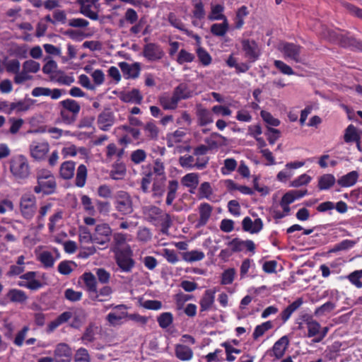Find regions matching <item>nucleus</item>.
Here are the masks:
<instances>
[{
	"label": "nucleus",
	"mask_w": 362,
	"mask_h": 362,
	"mask_svg": "<svg viewBox=\"0 0 362 362\" xmlns=\"http://www.w3.org/2000/svg\"><path fill=\"white\" fill-rule=\"evenodd\" d=\"M159 101L165 110H175L179 102L173 94L172 96L164 94L159 98Z\"/></svg>",
	"instance_id": "nucleus-29"
},
{
	"label": "nucleus",
	"mask_w": 362,
	"mask_h": 362,
	"mask_svg": "<svg viewBox=\"0 0 362 362\" xmlns=\"http://www.w3.org/2000/svg\"><path fill=\"white\" fill-rule=\"evenodd\" d=\"M260 115L263 120L268 124L273 127H277L280 124V121L278 119L274 118L270 112L262 110Z\"/></svg>",
	"instance_id": "nucleus-50"
},
{
	"label": "nucleus",
	"mask_w": 362,
	"mask_h": 362,
	"mask_svg": "<svg viewBox=\"0 0 362 362\" xmlns=\"http://www.w3.org/2000/svg\"><path fill=\"white\" fill-rule=\"evenodd\" d=\"M242 49L245 53V57L252 63L257 61L260 55L259 49L255 40L244 39L241 42Z\"/></svg>",
	"instance_id": "nucleus-4"
},
{
	"label": "nucleus",
	"mask_w": 362,
	"mask_h": 362,
	"mask_svg": "<svg viewBox=\"0 0 362 362\" xmlns=\"http://www.w3.org/2000/svg\"><path fill=\"white\" fill-rule=\"evenodd\" d=\"M81 199L85 211L90 215H94L95 210L92 204L91 199L88 195H83Z\"/></svg>",
	"instance_id": "nucleus-53"
},
{
	"label": "nucleus",
	"mask_w": 362,
	"mask_h": 362,
	"mask_svg": "<svg viewBox=\"0 0 362 362\" xmlns=\"http://www.w3.org/2000/svg\"><path fill=\"white\" fill-rule=\"evenodd\" d=\"M272 327V324L270 321H267L263 322L262 324L257 325L253 332V338L254 339H258L259 337L262 336L264 332Z\"/></svg>",
	"instance_id": "nucleus-43"
},
{
	"label": "nucleus",
	"mask_w": 362,
	"mask_h": 362,
	"mask_svg": "<svg viewBox=\"0 0 362 362\" xmlns=\"http://www.w3.org/2000/svg\"><path fill=\"white\" fill-rule=\"evenodd\" d=\"M274 65L284 74L292 75L294 74L292 68L282 61L275 60Z\"/></svg>",
	"instance_id": "nucleus-62"
},
{
	"label": "nucleus",
	"mask_w": 362,
	"mask_h": 362,
	"mask_svg": "<svg viewBox=\"0 0 362 362\" xmlns=\"http://www.w3.org/2000/svg\"><path fill=\"white\" fill-rule=\"evenodd\" d=\"M192 90L189 88V86L185 83H180L173 90V94L180 101L181 100H186L192 96Z\"/></svg>",
	"instance_id": "nucleus-23"
},
{
	"label": "nucleus",
	"mask_w": 362,
	"mask_h": 362,
	"mask_svg": "<svg viewBox=\"0 0 362 362\" xmlns=\"http://www.w3.org/2000/svg\"><path fill=\"white\" fill-rule=\"evenodd\" d=\"M321 329L320 324L314 320L308 322V337H313L317 336L320 333V329Z\"/></svg>",
	"instance_id": "nucleus-52"
},
{
	"label": "nucleus",
	"mask_w": 362,
	"mask_h": 362,
	"mask_svg": "<svg viewBox=\"0 0 362 362\" xmlns=\"http://www.w3.org/2000/svg\"><path fill=\"white\" fill-rule=\"evenodd\" d=\"M175 355L181 361H189L192 358L193 352L189 346L177 344L175 347Z\"/></svg>",
	"instance_id": "nucleus-28"
},
{
	"label": "nucleus",
	"mask_w": 362,
	"mask_h": 362,
	"mask_svg": "<svg viewBox=\"0 0 362 362\" xmlns=\"http://www.w3.org/2000/svg\"><path fill=\"white\" fill-rule=\"evenodd\" d=\"M119 98L124 103H133L140 105L142 102L143 96L139 89L134 88L129 92H120Z\"/></svg>",
	"instance_id": "nucleus-18"
},
{
	"label": "nucleus",
	"mask_w": 362,
	"mask_h": 362,
	"mask_svg": "<svg viewBox=\"0 0 362 362\" xmlns=\"http://www.w3.org/2000/svg\"><path fill=\"white\" fill-rule=\"evenodd\" d=\"M338 45L344 48L362 52V42L347 34H341Z\"/></svg>",
	"instance_id": "nucleus-15"
},
{
	"label": "nucleus",
	"mask_w": 362,
	"mask_h": 362,
	"mask_svg": "<svg viewBox=\"0 0 362 362\" xmlns=\"http://www.w3.org/2000/svg\"><path fill=\"white\" fill-rule=\"evenodd\" d=\"M54 362H71L72 351L66 344H59L54 351Z\"/></svg>",
	"instance_id": "nucleus-9"
},
{
	"label": "nucleus",
	"mask_w": 362,
	"mask_h": 362,
	"mask_svg": "<svg viewBox=\"0 0 362 362\" xmlns=\"http://www.w3.org/2000/svg\"><path fill=\"white\" fill-rule=\"evenodd\" d=\"M181 182L187 187L196 189L199 184V176L197 173H188L182 178Z\"/></svg>",
	"instance_id": "nucleus-32"
},
{
	"label": "nucleus",
	"mask_w": 362,
	"mask_h": 362,
	"mask_svg": "<svg viewBox=\"0 0 362 362\" xmlns=\"http://www.w3.org/2000/svg\"><path fill=\"white\" fill-rule=\"evenodd\" d=\"M212 211V206L208 203L201 204L199 206V219L198 226H203L206 224Z\"/></svg>",
	"instance_id": "nucleus-27"
},
{
	"label": "nucleus",
	"mask_w": 362,
	"mask_h": 362,
	"mask_svg": "<svg viewBox=\"0 0 362 362\" xmlns=\"http://www.w3.org/2000/svg\"><path fill=\"white\" fill-rule=\"evenodd\" d=\"M195 57L193 54L189 53L187 50L182 49H181L177 55V62L180 64H182L184 63H189L194 61Z\"/></svg>",
	"instance_id": "nucleus-44"
},
{
	"label": "nucleus",
	"mask_w": 362,
	"mask_h": 362,
	"mask_svg": "<svg viewBox=\"0 0 362 362\" xmlns=\"http://www.w3.org/2000/svg\"><path fill=\"white\" fill-rule=\"evenodd\" d=\"M119 66L126 78H136L139 76L141 66L139 62L129 64L127 62H122L119 64Z\"/></svg>",
	"instance_id": "nucleus-11"
},
{
	"label": "nucleus",
	"mask_w": 362,
	"mask_h": 362,
	"mask_svg": "<svg viewBox=\"0 0 362 362\" xmlns=\"http://www.w3.org/2000/svg\"><path fill=\"white\" fill-rule=\"evenodd\" d=\"M20 206L23 216L27 219L31 218L36 209L35 197L33 195L27 194L22 196Z\"/></svg>",
	"instance_id": "nucleus-6"
},
{
	"label": "nucleus",
	"mask_w": 362,
	"mask_h": 362,
	"mask_svg": "<svg viewBox=\"0 0 362 362\" xmlns=\"http://www.w3.org/2000/svg\"><path fill=\"white\" fill-rule=\"evenodd\" d=\"M81 277L84 281L88 291L94 294V296H93L92 298L98 301H103L104 300L103 299H98L97 281L95 276L90 272H86Z\"/></svg>",
	"instance_id": "nucleus-17"
},
{
	"label": "nucleus",
	"mask_w": 362,
	"mask_h": 362,
	"mask_svg": "<svg viewBox=\"0 0 362 362\" xmlns=\"http://www.w3.org/2000/svg\"><path fill=\"white\" fill-rule=\"evenodd\" d=\"M334 308H335V305L332 302L328 301V302L324 303L320 307L317 308L315 310V314L316 315H322L326 313L331 312L332 310H334Z\"/></svg>",
	"instance_id": "nucleus-60"
},
{
	"label": "nucleus",
	"mask_w": 362,
	"mask_h": 362,
	"mask_svg": "<svg viewBox=\"0 0 362 362\" xmlns=\"http://www.w3.org/2000/svg\"><path fill=\"white\" fill-rule=\"evenodd\" d=\"M143 55L148 61H157L163 57V52L159 45L151 42L144 47Z\"/></svg>",
	"instance_id": "nucleus-8"
},
{
	"label": "nucleus",
	"mask_w": 362,
	"mask_h": 362,
	"mask_svg": "<svg viewBox=\"0 0 362 362\" xmlns=\"http://www.w3.org/2000/svg\"><path fill=\"white\" fill-rule=\"evenodd\" d=\"M57 73L60 75L55 79V81L59 84L70 86L75 81L72 76L65 75L62 71H59Z\"/></svg>",
	"instance_id": "nucleus-51"
},
{
	"label": "nucleus",
	"mask_w": 362,
	"mask_h": 362,
	"mask_svg": "<svg viewBox=\"0 0 362 362\" xmlns=\"http://www.w3.org/2000/svg\"><path fill=\"white\" fill-rule=\"evenodd\" d=\"M210 20H223L222 23H214L211 26V33L218 37H223L228 30V23L224 15L217 16H209Z\"/></svg>",
	"instance_id": "nucleus-10"
},
{
	"label": "nucleus",
	"mask_w": 362,
	"mask_h": 362,
	"mask_svg": "<svg viewBox=\"0 0 362 362\" xmlns=\"http://www.w3.org/2000/svg\"><path fill=\"white\" fill-rule=\"evenodd\" d=\"M168 192L166 197V204L170 206L176 197V192L178 189V182L175 180H170L168 183Z\"/></svg>",
	"instance_id": "nucleus-35"
},
{
	"label": "nucleus",
	"mask_w": 362,
	"mask_h": 362,
	"mask_svg": "<svg viewBox=\"0 0 362 362\" xmlns=\"http://www.w3.org/2000/svg\"><path fill=\"white\" fill-rule=\"evenodd\" d=\"M58 107L59 109L58 121L66 125L74 124L81 110L79 103L74 99L67 98L60 101Z\"/></svg>",
	"instance_id": "nucleus-1"
},
{
	"label": "nucleus",
	"mask_w": 362,
	"mask_h": 362,
	"mask_svg": "<svg viewBox=\"0 0 362 362\" xmlns=\"http://www.w3.org/2000/svg\"><path fill=\"white\" fill-rule=\"evenodd\" d=\"M199 124L200 126H205L213 122V116L211 112L206 109H201L197 112Z\"/></svg>",
	"instance_id": "nucleus-36"
},
{
	"label": "nucleus",
	"mask_w": 362,
	"mask_h": 362,
	"mask_svg": "<svg viewBox=\"0 0 362 362\" xmlns=\"http://www.w3.org/2000/svg\"><path fill=\"white\" fill-rule=\"evenodd\" d=\"M192 296L189 294H185L182 293H177L175 296L176 308L177 310H182L184 308L185 303L192 299Z\"/></svg>",
	"instance_id": "nucleus-49"
},
{
	"label": "nucleus",
	"mask_w": 362,
	"mask_h": 362,
	"mask_svg": "<svg viewBox=\"0 0 362 362\" xmlns=\"http://www.w3.org/2000/svg\"><path fill=\"white\" fill-rule=\"evenodd\" d=\"M182 258L186 262L200 261L204 258V253L202 251L192 250L182 253Z\"/></svg>",
	"instance_id": "nucleus-39"
},
{
	"label": "nucleus",
	"mask_w": 362,
	"mask_h": 362,
	"mask_svg": "<svg viewBox=\"0 0 362 362\" xmlns=\"http://www.w3.org/2000/svg\"><path fill=\"white\" fill-rule=\"evenodd\" d=\"M49 150L47 143H33L30 146L31 156L35 160H42Z\"/></svg>",
	"instance_id": "nucleus-14"
},
{
	"label": "nucleus",
	"mask_w": 362,
	"mask_h": 362,
	"mask_svg": "<svg viewBox=\"0 0 362 362\" xmlns=\"http://www.w3.org/2000/svg\"><path fill=\"white\" fill-rule=\"evenodd\" d=\"M112 229L107 223L98 224L93 233L94 243L104 245L110 241Z\"/></svg>",
	"instance_id": "nucleus-5"
},
{
	"label": "nucleus",
	"mask_w": 362,
	"mask_h": 362,
	"mask_svg": "<svg viewBox=\"0 0 362 362\" xmlns=\"http://www.w3.org/2000/svg\"><path fill=\"white\" fill-rule=\"evenodd\" d=\"M75 165L76 163L74 161L64 162L60 166V176L64 180L71 179L74 175Z\"/></svg>",
	"instance_id": "nucleus-24"
},
{
	"label": "nucleus",
	"mask_w": 362,
	"mask_h": 362,
	"mask_svg": "<svg viewBox=\"0 0 362 362\" xmlns=\"http://www.w3.org/2000/svg\"><path fill=\"white\" fill-rule=\"evenodd\" d=\"M23 68H24L25 71H27L28 73H37L40 69V64L39 62H35L32 59H29L25 61L23 64Z\"/></svg>",
	"instance_id": "nucleus-48"
},
{
	"label": "nucleus",
	"mask_w": 362,
	"mask_h": 362,
	"mask_svg": "<svg viewBox=\"0 0 362 362\" xmlns=\"http://www.w3.org/2000/svg\"><path fill=\"white\" fill-rule=\"evenodd\" d=\"M21 64L20 62L16 59H11L8 61L6 64V71L12 74H17L20 71Z\"/></svg>",
	"instance_id": "nucleus-57"
},
{
	"label": "nucleus",
	"mask_w": 362,
	"mask_h": 362,
	"mask_svg": "<svg viewBox=\"0 0 362 362\" xmlns=\"http://www.w3.org/2000/svg\"><path fill=\"white\" fill-rule=\"evenodd\" d=\"M355 245V242L350 240H344L339 243L335 245L333 248H332L329 252H337L341 250H346L349 248H351Z\"/></svg>",
	"instance_id": "nucleus-46"
},
{
	"label": "nucleus",
	"mask_w": 362,
	"mask_h": 362,
	"mask_svg": "<svg viewBox=\"0 0 362 362\" xmlns=\"http://www.w3.org/2000/svg\"><path fill=\"white\" fill-rule=\"evenodd\" d=\"M10 171L18 180L28 178L30 173V169L28 159L23 155L13 157L10 161Z\"/></svg>",
	"instance_id": "nucleus-2"
},
{
	"label": "nucleus",
	"mask_w": 362,
	"mask_h": 362,
	"mask_svg": "<svg viewBox=\"0 0 362 362\" xmlns=\"http://www.w3.org/2000/svg\"><path fill=\"white\" fill-rule=\"evenodd\" d=\"M235 273V269L234 268H229L225 270L221 276V284L228 285L232 284Z\"/></svg>",
	"instance_id": "nucleus-45"
},
{
	"label": "nucleus",
	"mask_w": 362,
	"mask_h": 362,
	"mask_svg": "<svg viewBox=\"0 0 362 362\" xmlns=\"http://www.w3.org/2000/svg\"><path fill=\"white\" fill-rule=\"evenodd\" d=\"M358 173L357 171H351L345 175L341 177L338 180L337 183L343 187H348L353 186L357 182L358 178Z\"/></svg>",
	"instance_id": "nucleus-26"
},
{
	"label": "nucleus",
	"mask_w": 362,
	"mask_h": 362,
	"mask_svg": "<svg viewBox=\"0 0 362 362\" xmlns=\"http://www.w3.org/2000/svg\"><path fill=\"white\" fill-rule=\"evenodd\" d=\"M56 187L54 177H51L50 180H38L37 185L34 187V192L37 194L42 192L45 194H51L54 192Z\"/></svg>",
	"instance_id": "nucleus-12"
},
{
	"label": "nucleus",
	"mask_w": 362,
	"mask_h": 362,
	"mask_svg": "<svg viewBox=\"0 0 362 362\" xmlns=\"http://www.w3.org/2000/svg\"><path fill=\"white\" fill-rule=\"evenodd\" d=\"M146 158V153L144 150L137 149L131 154V159L135 164H139L144 161Z\"/></svg>",
	"instance_id": "nucleus-55"
},
{
	"label": "nucleus",
	"mask_w": 362,
	"mask_h": 362,
	"mask_svg": "<svg viewBox=\"0 0 362 362\" xmlns=\"http://www.w3.org/2000/svg\"><path fill=\"white\" fill-rule=\"evenodd\" d=\"M40 261L43 265L47 267H52L54 265V259L51 252L45 251L42 252L39 257Z\"/></svg>",
	"instance_id": "nucleus-47"
},
{
	"label": "nucleus",
	"mask_w": 362,
	"mask_h": 362,
	"mask_svg": "<svg viewBox=\"0 0 362 362\" xmlns=\"http://www.w3.org/2000/svg\"><path fill=\"white\" fill-rule=\"evenodd\" d=\"M87 178V168L83 164H81L76 171L75 185L78 187H83Z\"/></svg>",
	"instance_id": "nucleus-34"
},
{
	"label": "nucleus",
	"mask_w": 362,
	"mask_h": 362,
	"mask_svg": "<svg viewBox=\"0 0 362 362\" xmlns=\"http://www.w3.org/2000/svg\"><path fill=\"white\" fill-rule=\"evenodd\" d=\"M214 291L206 290L200 300L201 311H206L210 309L214 302Z\"/></svg>",
	"instance_id": "nucleus-31"
},
{
	"label": "nucleus",
	"mask_w": 362,
	"mask_h": 362,
	"mask_svg": "<svg viewBox=\"0 0 362 362\" xmlns=\"http://www.w3.org/2000/svg\"><path fill=\"white\" fill-rule=\"evenodd\" d=\"M310 180H311L310 176H309L306 174H303V175H300L296 180H293L291 185L294 187H298L301 185L308 184Z\"/></svg>",
	"instance_id": "nucleus-63"
},
{
	"label": "nucleus",
	"mask_w": 362,
	"mask_h": 362,
	"mask_svg": "<svg viewBox=\"0 0 362 362\" xmlns=\"http://www.w3.org/2000/svg\"><path fill=\"white\" fill-rule=\"evenodd\" d=\"M289 344V339L287 336H283L278 341H276L273 347L272 351L275 357L280 359L283 357Z\"/></svg>",
	"instance_id": "nucleus-22"
},
{
	"label": "nucleus",
	"mask_w": 362,
	"mask_h": 362,
	"mask_svg": "<svg viewBox=\"0 0 362 362\" xmlns=\"http://www.w3.org/2000/svg\"><path fill=\"white\" fill-rule=\"evenodd\" d=\"M242 226L244 231L257 233L262 229L263 222L259 218H256L253 222L249 216H247L243 218Z\"/></svg>",
	"instance_id": "nucleus-16"
},
{
	"label": "nucleus",
	"mask_w": 362,
	"mask_h": 362,
	"mask_svg": "<svg viewBox=\"0 0 362 362\" xmlns=\"http://www.w3.org/2000/svg\"><path fill=\"white\" fill-rule=\"evenodd\" d=\"M162 210L156 206H148L145 207L144 214L147 217L148 221L156 223L161 221L160 218Z\"/></svg>",
	"instance_id": "nucleus-25"
},
{
	"label": "nucleus",
	"mask_w": 362,
	"mask_h": 362,
	"mask_svg": "<svg viewBox=\"0 0 362 362\" xmlns=\"http://www.w3.org/2000/svg\"><path fill=\"white\" fill-rule=\"evenodd\" d=\"M145 131L148 133V136L152 139H156L158 136V129L153 122H148L144 127Z\"/></svg>",
	"instance_id": "nucleus-58"
},
{
	"label": "nucleus",
	"mask_w": 362,
	"mask_h": 362,
	"mask_svg": "<svg viewBox=\"0 0 362 362\" xmlns=\"http://www.w3.org/2000/svg\"><path fill=\"white\" fill-rule=\"evenodd\" d=\"M65 298L71 302H76L81 299L82 293L80 291H76L72 288H67L64 291Z\"/></svg>",
	"instance_id": "nucleus-54"
},
{
	"label": "nucleus",
	"mask_w": 362,
	"mask_h": 362,
	"mask_svg": "<svg viewBox=\"0 0 362 362\" xmlns=\"http://www.w3.org/2000/svg\"><path fill=\"white\" fill-rule=\"evenodd\" d=\"M33 76L28 75V72L25 71L24 68H23L21 71H19V72L15 74L14 83L16 84H22L26 81L31 80Z\"/></svg>",
	"instance_id": "nucleus-56"
},
{
	"label": "nucleus",
	"mask_w": 362,
	"mask_h": 362,
	"mask_svg": "<svg viewBox=\"0 0 362 362\" xmlns=\"http://www.w3.org/2000/svg\"><path fill=\"white\" fill-rule=\"evenodd\" d=\"M115 122V116L110 110L102 112L98 117V124L103 131H108Z\"/></svg>",
	"instance_id": "nucleus-13"
},
{
	"label": "nucleus",
	"mask_w": 362,
	"mask_h": 362,
	"mask_svg": "<svg viewBox=\"0 0 362 362\" xmlns=\"http://www.w3.org/2000/svg\"><path fill=\"white\" fill-rule=\"evenodd\" d=\"M115 199V208L119 212L123 215H129L133 212L132 201L127 192H118Z\"/></svg>",
	"instance_id": "nucleus-3"
},
{
	"label": "nucleus",
	"mask_w": 362,
	"mask_h": 362,
	"mask_svg": "<svg viewBox=\"0 0 362 362\" xmlns=\"http://www.w3.org/2000/svg\"><path fill=\"white\" fill-rule=\"evenodd\" d=\"M344 139L346 143L358 141L359 140V136L357 134L356 127L354 125L350 124L346 129Z\"/></svg>",
	"instance_id": "nucleus-41"
},
{
	"label": "nucleus",
	"mask_w": 362,
	"mask_h": 362,
	"mask_svg": "<svg viewBox=\"0 0 362 362\" xmlns=\"http://www.w3.org/2000/svg\"><path fill=\"white\" fill-rule=\"evenodd\" d=\"M341 34L342 33H339V31L329 29L327 28H324L322 32V35L325 38L337 45L339 42Z\"/></svg>",
	"instance_id": "nucleus-38"
},
{
	"label": "nucleus",
	"mask_w": 362,
	"mask_h": 362,
	"mask_svg": "<svg viewBox=\"0 0 362 362\" xmlns=\"http://www.w3.org/2000/svg\"><path fill=\"white\" fill-rule=\"evenodd\" d=\"M301 47L293 43L285 42L283 44V52L284 54L292 60L299 62Z\"/></svg>",
	"instance_id": "nucleus-20"
},
{
	"label": "nucleus",
	"mask_w": 362,
	"mask_h": 362,
	"mask_svg": "<svg viewBox=\"0 0 362 362\" xmlns=\"http://www.w3.org/2000/svg\"><path fill=\"white\" fill-rule=\"evenodd\" d=\"M194 158L192 156H183L179 158L180 165L184 168H194Z\"/></svg>",
	"instance_id": "nucleus-59"
},
{
	"label": "nucleus",
	"mask_w": 362,
	"mask_h": 362,
	"mask_svg": "<svg viewBox=\"0 0 362 362\" xmlns=\"http://www.w3.org/2000/svg\"><path fill=\"white\" fill-rule=\"evenodd\" d=\"M157 321L161 328L165 329L173 323V316L171 313H163L158 317Z\"/></svg>",
	"instance_id": "nucleus-40"
},
{
	"label": "nucleus",
	"mask_w": 362,
	"mask_h": 362,
	"mask_svg": "<svg viewBox=\"0 0 362 362\" xmlns=\"http://www.w3.org/2000/svg\"><path fill=\"white\" fill-rule=\"evenodd\" d=\"M7 296L12 302L23 303L28 299L25 293L18 289H11Z\"/></svg>",
	"instance_id": "nucleus-37"
},
{
	"label": "nucleus",
	"mask_w": 362,
	"mask_h": 362,
	"mask_svg": "<svg viewBox=\"0 0 362 362\" xmlns=\"http://www.w3.org/2000/svg\"><path fill=\"white\" fill-rule=\"evenodd\" d=\"M228 246H232L233 251L235 252H240L244 247H246L248 251L254 252L255 246L252 240H242L238 238L233 239L228 243Z\"/></svg>",
	"instance_id": "nucleus-19"
},
{
	"label": "nucleus",
	"mask_w": 362,
	"mask_h": 362,
	"mask_svg": "<svg viewBox=\"0 0 362 362\" xmlns=\"http://www.w3.org/2000/svg\"><path fill=\"white\" fill-rule=\"evenodd\" d=\"M163 255L171 264H175L179 260L177 252L174 250L164 249Z\"/></svg>",
	"instance_id": "nucleus-61"
},
{
	"label": "nucleus",
	"mask_w": 362,
	"mask_h": 362,
	"mask_svg": "<svg viewBox=\"0 0 362 362\" xmlns=\"http://www.w3.org/2000/svg\"><path fill=\"white\" fill-rule=\"evenodd\" d=\"M124 18L130 24H134L137 22L139 16L136 11L133 8H127L124 13Z\"/></svg>",
	"instance_id": "nucleus-64"
},
{
	"label": "nucleus",
	"mask_w": 362,
	"mask_h": 362,
	"mask_svg": "<svg viewBox=\"0 0 362 362\" xmlns=\"http://www.w3.org/2000/svg\"><path fill=\"white\" fill-rule=\"evenodd\" d=\"M116 309L121 311L119 314H117L116 313H110L107 315V320L111 325H115L116 322L124 317H126V313L127 312L125 310L127 309L126 305H119L115 307Z\"/></svg>",
	"instance_id": "nucleus-33"
},
{
	"label": "nucleus",
	"mask_w": 362,
	"mask_h": 362,
	"mask_svg": "<svg viewBox=\"0 0 362 362\" xmlns=\"http://www.w3.org/2000/svg\"><path fill=\"white\" fill-rule=\"evenodd\" d=\"M197 54L203 66H208L211 63L212 59L211 55L203 47H199L197 49Z\"/></svg>",
	"instance_id": "nucleus-42"
},
{
	"label": "nucleus",
	"mask_w": 362,
	"mask_h": 362,
	"mask_svg": "<svg viewBox=\"0 0 362 362\" xmlns=\"http://www.w3.org/2000/svg\"><path fill=\"white\" fill-rule=\"evenodd\" d=\"M116 262L119 267L124 272H130L134 267L135 261L130 255L125 251H120L116 254Z\"/></svg>",
	"instance_id": "nucleus-7"
},
{
	"label": "nucleus",
	"mask_w": 362,
	"mask_h": 362,
	"mask_svg": "<svg viewBox=\"0 0 362 362\" xmlns=\"http://www.w3.org/2000/svg\"><path fill=\"white\" fill-rule=\"evenodd\" d=\"M336 179L332 174H325L319 177L317 187L320 190L331 188L335 183Z\"/></svg>",
	"instance_id": "nucleus-30"
},
{
	"label": "nucleus",
	"mask_w": 362,
	"mask_h": 362,
	"mask_svg": "<svg viewBox=\"0 0 362 362\" xmlns=\"http://www.w3.org/2000/svg\"><path fill=\"white\" fill-rule=\"evenodd\" d=\"M76 3L80 6L79 12L81 14L93 21L98 19V13L91 10L92 0H76Z\"/></svg>",
	"instance_id": "nucleus-21"
}]
</instances>
